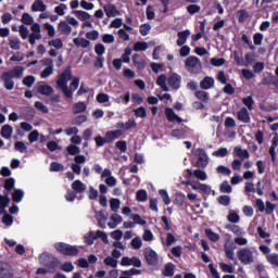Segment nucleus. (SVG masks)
Listing matches in <instances>:
<instances>
[{
    "instance_id": "nucleus-12",
    "label": "nucleus",
    "mask_w": 278,
    "mask_h": 278,
    "mask_svg": "<svg viewBox=\"0 0 278 278\" xmlns=\"http://www.w3.org/2000/svg\"><path fill=\"white\" fill-rule=\"evenodd\" d=\"M1 79L3 81V86L5 88V90H14V78L7 74V72H4L2 75H1Z\"/></svg>"
},
{
    "instance_id": "nucleus-37",
    "label": "nucleus",
    "mask_w": 278,
    "mask_h": 278,
    "mask_svg": "<svg viewBox=\"0 0 278 278\" xmlns=\"http://www.w3.org/2000/svg\"><path fill=\"white\" fill-rule=\"evenodd\" d=\"M110 219H112V222L114 223V224H109L110 229H114L116 225H121L123 222L122 216L118 214H113L112 216H110Z\"/></svg>"
},
{
    "instance_id": "nucleus-1",
    "label": "nucleus",
    "mask_w": 278,
    "mask_h": 278,
    "mask_svg": "<svg viewBox=\"0 0 278 278\" xmlns=\"http://www.w3.org/2000/svg\"><path fill=\"white\" fill-rule=\"evenodd\" d=\"M68 81H71L70 88ZM56 86L58 88H60V90H62L64 97H66L67 99H73V92H75V90L79 88V77L73 78V71L71 70V66H67L59 76L56 80Z\"/></svg>"
},
{
    "instance_id": "nucleus-62",
    "label": "nucleus",
    "mask_w": 278,
    "mask_h": 278,
    "mask_svg": "<svg viewBox=\"0 0 278 278\" xmlns=\"http://www.w3.org/2000/svg\"><path fill=\"white\" fill-rule=\"evenodd\" d=\"M217 174H220L222 176H230L231 170L229 167H225L224 165H220L216 168Z\"/></svg>"
},
{
    "instance_id": "nucleus-27",
    "label": "nucleus",
    "mask_w": 278,
    "mask_h": 278,
    "mask_svg": "<svg viewBox=\"0 0 278 278\" xmlns=\"http://www.w3.org/2000/svg\"><path fill=\"white\" fill-rule=\"evenodd\" d=\"M278 147V140H273L271 147H269L268 153L271 157L273 165L277 162V153L275 152Z\"/></svg>"
},
{
    "instance_id": "nucleus-10",
    "label": "nucleus",
    "mask_w": 278,
    "mask_h": 278,
    "mask_svg": "<svg viewBox=\"0 0 278 278\" xmlns=\"http://www.w3.org/2000/svg\"><path fill=\"white\" fill-rule=\"evenodd\" d=\"M237 118L240 123H251V114L249 113V109L241 108L237 113Z\"/></svg>"
},
{
    "instance_id": "nucleus-32",
    "label": "nucleus",
    "mask_w": 278,
    "mask_h": 278,
    "mask_svg": "<svg viewBox=\"0 0 278 278\" xmlns=\"http://www.w3.org/2000/svg\"><path fill=\"white\" fill-rule=\"evenodd\" d=\"M49 47H53L54 49H64V41L60 38L52 39L48 41Z\"/></svg>"
},
{
    "instance_id": "nucleus-43",
    "label": "nucleus",
    "mask_w": 278,
    "mask_h": 278,
    "mask_svg": "<svg viewBox=\"0 0 278 278\" xmlns=\"http://www.w3.org/2000/svg\"><path fill=\"white\" fill-rule=\"evenodd\" d=\"M148 199V194H147V191L146 189H139L137 192H136V200L138 202H146Z\"/></svg>"
},
{
    "instance_id": "nucleus-19",
    "label": "nucleus",
    "mask_w": 278,
    "mask_h": 278,
    "mask_svg": "<svg viewBox=\"0 0 278 278\" xmlns=\"http://www.w3.org/2000/svg\"><path fill=\"white\" fill-rule=\"evenodd\" d=\"M233 157H239L241 161L248 160L250 159V152L237 147L233 149Z\"/></svg>"
},
{
    "instance_id": "nucleus-6",
    "label": "nucleus",
    "mask_w": 278,
    "mask_h": 278,
    "mask_svg": "<svg viewBox=\"0 0 278 278\" xmlns=\"http://www.w3.org/2000/svg\"><path fill=\"white\" fill-rule=\"evenodd\" d=\"M13 268L7 262L0 261V278H13Z\"/></svg>"
},
{
    "instance_id": "nucleus-11",
    "label": "nucleus",
    "mask_w": 278,
    "mask_h": 278,
    "mask_svg": "<svg viewBox=\"0 0 278 278\" xmlns=\"http://www.w3.org/2000/svg\"><path fill=\"white\" fill-rule=\"evenodd\" d=\"M159 261V255L152 249L146 251V262L149 266H155L156 262Z\"/></svg>"
},
{
    "instance_id": "nucleus-55",
    "label": "nucleus",
    "mask_w": 278,
    "mask_h": 278,
    "mask_svg": "<svg viewBox=\"0 0 278 278\" xmlns=\"http://www.w3.org/2000/svg\"><path fill=\"white\" fill-rule=\"evenodd\" d=\"M73 13L76 14L79 21H88L90 18V13L86 11H74Z\"/></svg>"
},
{
    "instance_id": "nucleus-5",
    "label": "nucleus",
    "mask_w": 278,
    "mask_h": 278,
    "mask_svg": "<svg viewBox=\"0 0 278 278\" xmlns=\"http://www.w3.org/2000/svg\"><path fill=\"white\" fill-rule=\"evenodd\" d=\"M238 261L244 265H252L254 264V255L253 251L250 248H242L237 252Z\"/></svg>"
},
{
    "instance_id": "nucleus-35",
    "label": "nucleus",
    "mask_w": 278,
    "mask_h": 278,
    "mask_svg": "<svg viewBox=\"0 0 278 278\" xmlns=\"http://www.w3.org/2000/svg\"><path fill=\"white\" fill-rule=\"evenodd\" d=\"M103 265L112 267V268H116L118 266V261H116L112 256H106L105 258H103Z\"/></svg>"
},
{
    "instance_id": "nucleus-36",
    "label": "nucleus",
    "mask_w": 278,
    "mask_h": 278,
    "mask_svg": "<svg viewBox=\"0 0 278 278\" xmlns=\"http://www.w3.org/2000/svg\"><path fill=\"white\" fill-rule=\"evenodd\" d=\"M224 252H225V256L230 260L231 262H237V258L235 257V252L233 249L228 247V245H224Z\"/></svg>"
},
{
    "instance_id": "nucleus-41",
    "label": "nucleus",
    "mask_w": 278,
    "mask_h": 278,
    "mask_svg": "<svg viewBox=\"0 0 278 278\" xmlns=\"http://www.w3.org/2000/svg\"><path fill=\"white\" fill-rule=\"evenodd\" d=\"M157 194H160L161 199L163 200L164 205L170 204V198L168 195V191H166L165 189H160V191H157Z\"/></svg>"
},
{
    "instance_id": "nucleus-61",
    "label": "nucleus",
    "mask_w": 278,
    "mask_h": 278,
    "mask_svg": "<svg viewBox=\"0 0 278 278\" xmlns=\"http://www.w3.org/2000/svg\"><path fill=\"white\" fill-rule=\"evenodd\" d=\"M67 153L68 155H78L80 154V148H78L76 144H70L67 147Z\"/></svg>"
},
{
    "instance_id": "nucleus-9",
    "label": "nucleus",
    "mask_w": 278,
    "mask_h": 278,
    "mask_svg": "<svg viewBox=\"0 0 278 278\" xmlns=\"http://www.w3.org/2000/svg\"><path fill=\"white\" fill-rule=\"evenodd\" d=\"M197 153H198V162H197L198 168H205L207 166L206 152H204L203 149L198 148Z\"/></svg>"
},
{
    "instance_id": "nucleus-52",
    "label": "nucleus",
    "mask_w": 278,
    "mask_h": 278,
    "mask_svg": "<svg viewBox=\"0 0 278 278\" xmlns=\"http://www.w3.org/2000/svg\"><path fill=\"white\" fill-rule=\"evenodd\" d=\"M22 84H23L24 86H26L27 88H31V86H34V84H36V77H34V76H31V75L26 76V77L23 79Z\"/></svg>"
},
{
    "instance_id": "nucleus-25",
    "label": "nucleus",
    "mask_w": 278,
    "mask_h": 278,
    "mask_svg": "<svg viewBox=\"0 0 278 278\" xmlns=\"http://www.w3.org/2000/svg\"><path fill=\"white\" fill-rule=\"evenodd\" d=\"M37 91L39 94H43L45 97H51V94H53V87L49 85H41L38 87Z\"/></svg>"
},
{
    "instance_id": "nucleus-17",
    "label": "nucleus",
    "mask_w": 278,
    "mask_h": 278,
    "mask_svg": "<svg viewBox=\"0 0 278 278\" xmlns=\"http://www.w3.org/2000/svg\"><path fill=\"white\" fill-rule=\"evenodd\" d=\"M31 29V34L29 35L30 38H34L35 40H41L42 39V34H41V28H40V24L35 23L31 25L30 27Z\"/></svg>"
},
{
    "instance_id": "nucleus-40",
    "label": "nucleus",
    "mask_w": 278,
    "mask_h": 278,
    "mask_svg": "<svg viewBox=\"0 0 278 278\" xmlns=\"http://www.w3.org/2000/svg\"><path fill=\"white\" fill-rule=\"evenodd\" d=\"M195 97L197 99H199V101H203V103H207V101H210V94L207 93V91H195Z\"/></svg>"
},
{
    "instance_id": "nucleus-23",
    "label": "nucleus",
    "mask_w": 278,
    "mask_h": 278,
    "mask_svg": "<svg viewBox=\"0 0 278 278\" xmlns=\"http://www.w3.org/2000/svg\"><path fill=\"white\" fill-rule=\"evenodd\" d=\"M72 190H74L73 192L81 194L86 190V185L81 182V180H75L74 182H72Z\"/></svg>"
},
{
    "instance_id": "nucleus-24",
    "label": "nucleus",
    "mask_w": 278,
    "mask_h": 278,
    "mask_svg": "<svg viewBox=\"0 0 278 278\" xmlns=\"http://www.w3.org/2000/svg\"><path fill=\"white\" fill-rule=\"evenodd\" d=\"M9 47L13 51H21V39H18V37H10Z\"/></svg>"
},
{
    "instance_id": "nucleus-13",
    "label": "nucleus",
    "mask_w": 278,
    "mask_h": 278,
    "mask_svg": "<svg viewBox=\"0 0 278 278\" xmlns=\"http://www.w3.org/2000/svg\"><path fill=\"white\" fill-rule=\"evenodd\" d=\"M165 116L169 123H184V119L179 117L177 114H175V111L170 108L165 109Z\"/></svg>"
},
{
    "instance_id": "nucleus-57",
    "label": "nucleus",
    "mask_w": 278,
    "mask_h": 278,
    "mask_svg": "<svg viewBox=\"0 0 278 278\" xmlns=\"http://www.w3.org/2000/svg\"><path fill=\"white\" fill-rule=\"evenodd\" d=\"M20 36H21L22 40H27V38H29V28H27V26H25V25H21L20 26Z\"/></svg>"
},
{
    "instance_id": "nucleus-22",
    "label": "nucleus",
    "mask_w": 278,
    "mask_h": 278,
    "mask_svg": "<svg viewBox=\"0 0 278 278\" xmlns=\"http://www.w3.org/2000/svg\"><path fill=\"white\" fill-rule=\"evenodd\" d=\"M73 42L75 45V47H80L81 49H88L90 47V40L86 39V38H74Z\"/></svg>"
},
{
    "instance_id": "nucleus-56",
    "label": "nucleus",
    "mask_w": 278,
    "mask_h": 278,
    "mask_svg": "<svg viewBox=\"0 0 278 278\" xmlns=\"http://www.w3.org/2000/svg\"><path fill=\"white\" fill-rule=\"evenodd\" d=\"M119 199H110V210H112L113 213H116L119 210Z\"/></svg>"
},
{
    "instance_id": "nucleus-42",
    "label": "nucleus",
    "mask_w": 278,
    "mask_h": 278,
    "mask_svg": "<svg viewBox=\"0 0 278 278\" xmlns=\"http://www.w3.org/2000/svg\"><path fill=\"white\" fill-rule=\"evenodd\" d=\"M149 49V43L144 41H137L134 45V51L139 52V51H147Z\"/></svg>"
},
{
    "instance_id": "nucleus-3",
    "label": "nucleus",
    "mask_w": 278,
    "mask_h": 278,
    "mask_svg": "<svg viewBox=\"0 0 278 278\" xmlns=\"http://www.w3.org/2000/svg\"><path fill=\"white\" fill-rule=\"evenodd\" d=\"M185 67L188 73H191L192 75H199L201 71H203V64L201 63V60L197 56H189L185 61Z\"/></svg>"
},
{
    "instance_id": "nucleus-15",
    "label": "nucleus",
    "mask_w": 278,
    "mask_h": 278,
    "mask_svg": "<svg viewBox=\"0 0 278 278\" xmlns=\"http://www.w3.org/2000/svg\"><path fill=\"white\" fill-rule=\"evenodd\" d=\"M177 36H178L177 46L184 47L188 41V38H190V30L186 29V30L179 31Z\"/></svg>"
},
{
    "instance_id": "nucleus-31",
    "label": "nucleus",
    "mask_w": 278,
    "mask_h": 278,
    "mask_svg": "<svg viewBox=\"0 0 278 278\" xmlns=\"http://www.w3.org/2000/svg\"><path fill=\"white\" fill-rule=\"evenodd\" d=\"M87 108L85 102H78L73 105L72 110L74 114H81Z\"/></svg>"
},
{
    "instance_id": "nucleus-44",
    "label": "nucleus",
    "mask_w": 278,
    "mask_h": 278,
    "mask_svg": "<svg viewBox=\"0 0 278 278\" xmlns=\"http://www.w3.org/2000/svg\"><path fill=\"white\" fill-rule=\"evenodd\" d=\"M186 201V195L182 193H176L175 199H174V204H176L179 207L184 206V203Z\"/></svg>"
},
{
    "instance_id": "nucleus-16",
    "label": "nucleus",
    "mask_w": 278,
    "mask_h": 278,
    "mask_svg": "<svg viewBox=\"0 0 278 278\" xmlns=\"http://www.w3.org/2000/svg\"><path fill=\"white\" fill-rule=\"evenodd\" d=\"M214 78L206 76L200 81V88L202 90H211V88H214Z\"/></svg>"
},
{
    "instance_id": "nucleus-7",
    "label": "nucleus",
    "mask_w": 278,
    "mask_h": 278,
    "mask_svg": "<svg viewBox=\"0 0 278 278\" xmlns=\"http://www.w3.org/2000/svg\"><path fill=\"white\" fill-rule=\"evenodd\" d=\"M167 84L173 90H179V88H181V75L177 73L170 74Z\"/></svg>"
},
{
    "instance_id": "nucleus-29",
    "label": "nucleus",
    "mask_w": 278,
    "mask_h": 278,
    "mask_svg": "<svg viewBox=\"0 0 278 278\" xmlns=\"http://www.w3.org/2000/svg\"><path fill=\"white\" fill-rule=\"evenodd\" d=\"M217 203L218 205H222L224 207H229L231 203V198L227 194H222L220 197H217Z\"/></svg>"
},
{
    "instance_id": "nucleus-2",
    "label": "nucleus",
    "mask_w": 278,
    "mask_h": 278,
    "mask_svg": "<svg viewBox=\"0 0 278 278\" xmlns=\"http://www.w3.org/2000/svg\"><path fill=\"white\" fill-rule=\"evenodd\" d=\"M40 264H43L49 274L56 273V269L61 266V261L58 257L50 256L47 253H43L39 257Z\"/></svg>"
},
{
    "instance_id": "nucleus-20",
    "label": "nucleus",
    "mask_w": 278,
    "mask_h": 278,
    "mask_svg": "<svg viewBox=\"0 0 278 278\" xmlns=\"http://www.w3.org/2000/svg\"><path fill=\"white\" fill-rule=\"evenodd\" d=\"M132 64L134 66H136L139 71H144L146 68V64H144V60L142 59V56L140 54H134L132 56Z\"/></svg>"
},
{
    "instance_id": "nucleus-48",
    "label": "nucleus",
    "mask_w": 278,
    "mask_h": 278,
    "mask_svg": "<svg viewBox=\"0 0 278 278\" xmlns=\"http://www.w3.org/2000/svg\"><path fill=\"white\" fill-rule=\"evenodd\" d=\"M49 170L52 173H60L64 170V165L58 163V162H52L51 165L49 166Z\"/></svg>"
},
{
    "instance_id": "nucleus-54",
    "label": "nucleus",
    "mask_w": 278,
    "mask_h": 278,
    "mask_svg": "<svg viewBox=\"0 0 278 278\" xmlns=\"http://www.w3.org/2000/svg\"><path fill=\"white\" fill-rule=\"evenodd\" d=\"M242 103L243 105H247L248 110L253 111V103H255V101L253 100V97L249 96L242 99Z\"/></svg>"
},
{
    "instance_id": "nucleus-53",
    "label": "nucleus",
    "mask_w": 278,
    "mask_h": 278,
    "mask_svg": "<svg viewBox=\"0 0 278 278\" xmlns=\"http://www.w3.org/2000/svg\"><path fill=\"white\" fill-rule=\"evenodd\" d=\"M94 237L102 240L103 244H109L108 233L101 230L96 231Z\"/></svg>"
},
{
    "instance_id": "nucleus-59",
    "label": "nucleus",
    "mask_w": 278,
    "mask_h": 278,
    "mask_svg": "<svg viewBox=\"0 0 278 278\" xmlns=\"http://www.w3.org/2000/svg\"><path fill=\"white\" fill-rule=\"evenodd\" d=\"M77 194H79V193L68 189L67 193L65 194V200L70 203H72L75 201V199H77Z\"/></svg>"
},
{
    "instance_id": "nucleus-33",
    "label": "nucleus",
    "mask_w": 278,
    "mask_h": 278,
    "mask_svg": "<svg viewBox=\"0 0 278 278\" xmlns=\"http://www.w3.org/2000/svg\"><path fill=\"white\" fill-rule=\"evenodd\" d=\"M121 136H123V130H111L105 135L106 140H116L117 138H121Z\"/></svg>"
},
{
    "instance_id": "nucleus-14",
    "label": "nucleus",
    "mask_w": 278,
    "mask_h": 278,
    "mask_svg": "<svg viewBox=\"0 0 278 278\" xmlns=\"http://www.w3.org/2000/svg\"><path fill=\"white\" fill-rule=\"evenodd\" d=\"M23 73H25V67L23 66H15L13 70L5 72V74L11 76L13 79H22Z\"/></svg>"
},
{
    "instance_id": "nucleus-26",
    "label": "nucleus",
    "mask_w": 278,
    "mask_h": 278,
    "mask_svg": "<svg viewBox=\"0 0 278 278\" xmlns=\"http://www.w3.org/2000/svg\"><path fill=\"white\" fill-rule=\"evenodd\" d=\"M12 126L5 124L0 130V136H2L5 140H10V138H12Z\"/></svg>"
},
{
    "instance_id": "nucleus-30",
    "label": "nucleus",
    "mask_w": 278,
    "mask_h": 278,
    "mask_svg": "<svg viewBox=\"0 0 278 278\" xmlns=\"http://www.w3.org/2000/svg\"><path fill=\"white\" fill-rule=\"evenodd\" d=\"M232 188L230 186V184L228 182V180H224L222 184H220V187H219V191L222 194H230L232 192Z\"/></svg>"
},
{
    "instance_id": "nucleus-38",
    "label": "nucleus",
    "mask_w": 278,
    "mask_h": 278,
    "mask_svg": "<svg viewBox=\"0 0 278 278\" xmlns=\"http://www.w3.org/2000/svg\"><path fill=\"white\" fill-rule=\"evenodd\" d=\"M174 264L167 263L166 266H164L163 276L164 277H173L174 276Z\"/></svg>"
},
{
    "instance_id": "nucleus-18",
    "label": "nucleus",
    "mask_w": 278,
    "mask_h": 278,
    "mask_svg": "<svg viewBox=\"0 0 278 278\" xmlns=\"http://www.w3.org/2000/svg\"><path fill=\"white\" fill-rule=\"evenodd\" d=\"M59 31L62 34V36H71L73 27H71L66 21H61L59 23Z\"/></svg>"
},
{
    "instance_id": "nucleus-51",
    "label": "nucleus",
    "mask_w": 278,
    "mask_h": 278,
    "mask_svg": "<svg viewBox=\"0 0 278 278\" xmlns=\"http://www.w3.org/2000/svg\"><path fill=\"white\" fill-rule=\"evenodd\" d=\"M94 240H97L94 231H89V233L85 236V243L88 245L94 244Z\"/></svg>"
},
{
    "instance_id": "nucleus-58",
    "label": "nucleus",
    "mask_w": 278,
    "mask_h": 278,
    "mask_svg": "<svg viewBox=\"0 0 278 278\" xmlns=\"http://www.w3.org/2000/svg\"><path fill=\"white\" fill-rule=\"evenodd\" d=\"M193 176H194V178H197L198 180H201V181H204L207 179L206 173H204L201 169H194Z\"/></svg>"
},
{
    "instance_id": "nucleus-4",
    "label": "nucleus",
    "mask_w": 278,
    "mask_h": 278,
    "mask_svg": "<svg viewBox=\"0 0 278 278\" xmlns=\"http://www.w3.org/2000/svg\"><path fill=\"white\" fill-rule=\"evenodd\" d=\"M54 249L59 252V254H62L64 256H78V254L80 253L77 245H71L63 242L55 243Z\"/></svg>"
},
{
    "instance_id": "nucleus-8",
    "label": "nucleus",
    "mask_w": 278,
    "mask_h": 278,
    "mask_svg": "<svg viewBox=\"0 0 278 278\" xmlns=\"http://www.w3.org/2000/svg\"><path fill=\"white\" fill-rule=\"evenodd\" d=\"M103 10L108 18H114V16H121V11L116 9L115 4H112V3L104 4Z\"/></svg>"
},
{
    "instance_id": "nucleus-39",
    "label": "nucleus",
    "mask_w": 278,
    "mask_h": 278,
    "mask_svg": "<svg viewBox=\"0 0 278 278\" xmlns=\"http://www.w3.org/2000/svg\"><path fill=\"white\" fill-rule=\"evenodd\" d=\"M227 220L233 225L238 224L240 223V215H238V213L235 211H230V213L227 215Z\"/></svg>"
},
{
    "instance_id": "nucleus-28",
    "label": "nucleus",
    "mask_w": 278,
    "mask_h": 278,
    "mask_svg": "<svg viewBox=\"0 0 278 278\" xmlns=\"http://www.w3.org/2000/svg\"><path fill=\"white\" fill-rule=\"evenodd\" d=\"M166 75L162 74L157 77L156 79V84L160 86L161 90H163V92H168V85H166Z\"/></svg>"
},
{
    "instance_id": "nucleus-60",
    "label": "nucleus",
    "mask_w": 278,
    "mask_h": 278,
    "mask_svg": "<svg viewBox=\"0 0 278 278\" xmlns=\"http://www.w3.org/2000/svg\"><path fill=\"white\" fill-rule=\"evenodd\" d=\"M15 182L14 178H8L4 180V190H7V192L13 190Z\"/></svg>"
},
{
    "instance_id": "nucleus-21",
    "label": "nucleus",
    "mask_w": 278,
    "mask_h": 278,
    "mask_svg": "<svg viewBox=\"0 0 278 278\" xmlns=\"http://www.w3.org/2000/svg\"><path fill=\"white\" fill-rule=\"evenodd\" d=\"M31 12H47V4L42 0H36L31 4Z\"/></svg>"
},
{
    "instance_id": "nucleus-49",
    "label": "nucleus",
    "mask_w": 278,
    "mask_h": 278,
    "mask_svg": "<svg viewBox=\"0 0 278 278\" xmlns=\"http://www.w3.org/2000/svg\"><path fill=\"white\" fill-rule=\"evenodd\" d=\"M206 236H207L208 240H211L213 242H217L220 240L219 233L214 232L212 229H206Z\"/></svg>"
},
{
    "instance_id": "nucleus-47",
    "label": "nucleus",
    "mask_w": 278,
    "mask_h": 278,
    "mask_svg": "<svg viewBox=\"0 0 278 278\" xmlns=\"http://www.w3.org/2000/svg\"><path fill=\"white\" fill-rule=\"evenodd\" d=\"M267 262L275 268H278V255L273 253L267 255Z\"/></svg>"
},
{
    "instance_id": "nucleus-46",
    "label": "nucleus",
    "mask_w": 278,
    "mask_h": 278,
    "mask_svg": "<svg viewBox=\"0 0 278 278\" xmlns=\"http://www.w3.org/2000/svg\"><path fill=\"white\" fill-rule=\"evenodd\" d=\"M225 229H227L228 231L233 232L237 236L241 235V228L239 225H235V224H227V226H225Z\"/></svg>"
},
{
    "instance_id": "nucleus-45",
    "label": "nucleus",
    "mask_w": 278,
    "mask_h": 278,
    "mask_svg": "<svg viewBox=\"0 0 278 278\" xmlns=\"http://www.w3.org/2000/svg\"><path fill=\"white\" fill-rule=\"evenodd\" d=\"M14 149H15V151H17L22 154L27 153V146L23 141H16L14 143Z\"/></svg>"
},
{
    "instance_id": "nucleus-50",
    "label": "nucleus",
    "mask_w": 278,
    "mask_h": 278,
    "mask_svg": "<svg viewBox=\"0 0 278 278\" xmlns=\"http://www.w3.org/2000/svg\"><path fill=\"white\" fill-rule=\"evenodd\" d=\"M21 21L24 25H34V17L29 13H23Z\"/></svg>"
},
{
    "instance_id": "nucleus-64",
    "label": "nucleus",
    "mask_w": 278,
    "mask_h": 278,
    "mask_svg": "<svg viewBox=\"0 0 278 278\" xmlns=\"http://www.w3.org/2000/svg\"><path fill=\"white\" fill-rule=\"evenodd\" d=\"M225 59L220 58V59H217V58H212L210 60V63L212 64V66H223L225 65Z\"/></svg>"
},
{
    "instance_id": "nucleus-34",
    "label": "nucleus",
    "mask_w": 278,
    "mask_h": 278,
    "mask_svg": "<svg viewBox=\"0 0 278 278\" xmlns=\"http://www.w3.org/2000/svg\"><path fill=\"white\" fill-rule=\"evenodd\" d=\"M24 198V192L22 189H14V192L12 194V199L14 201V203H21V201H23Z\"/></svg>"
},
{
    "instance_id": "nucleus-63",
    "label": "nucleus",
    "mask_w": 278,
    "mask_h": 278,
    "mask_svg": "<svg viewBox=\"0 0 278 278\" xmlns=\"http://www.w3.org/2000/svg\"><path fill=\"white\" fill-rule=\"evenodd\" d=\"M87 40H99V30H91L86 34Z\"/></svg>"
}]
</instances>
